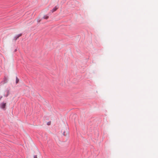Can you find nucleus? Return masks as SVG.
Returning a JSON list of instances; mask_svg holds the SVG:
<instances>
[{
  "instance_id": "obj_1",
  "label": "nucleus",
  "mask_w": 158,
  "mask_h": 158,
  "mask_svg": "<svg viewBox=\"0 0 158 158\" xmlns=\"http://www.w3.org/2000/svg\"><path fill=\"white\" fill-rule=\"evenodd\" d=\"M6 106V103H2L0 104V107L1 108L5 110V107Z\"/></svg>"
},
{
  "instance_id": "obj_2",
  "label": "nucleus",
  "mask_w": 158,
  "mask_h": 158,
  "mask_svg": "<svg viewBox=\"0 0 158 158\" xmlns=\"http://www.w3.org/2000/svg\"><path fill=\"white\" fill-rule=\"evenodd\" d=\"M22 35V34L21 33L19 34L18 35H16L14 37V40H16L17 39L19 38V37L21 36Z\"/></svg>"
},
{
  "instance_id": "obj_3",
  "label": "nucleus",
  "mask_w": 158,
  "mask_h": 158,
  "mask_svg": "<svg viewBox=\"0 0 158 158\" xmlns=\"http://www.w3.org/2000/svg\"><path fill=\"white\" fill-rule=\"evenodd\" d=\"M58 8V7L57 6H55L51 10V11L52 12H53L55 11H56Z\"/></svg>"
},
{
  "instance_id": "obj_4",
  "label": "nucleus",
  "mask_w": 158,
  "mask_h": 158,
  "mask_svg": "<svg viewBox=\"0 0 158 158\" xmlns=\"http://www.w3.org/2000/svg\"><path fill=\"white\" fill-rule=\"evenodd\" d=\"M7 81V79L6 77H5L4 78L3 81L1 83H3V84H4L6 83Z\"/></svg>"
},
{
  "instance_id": "obj_5",
  "label": "nucleus",
  "mask_w": 158,
  "mask_h": 158,
  "mask_svg": "<svg viewBox=\"0 0 158 158\" xmlns=\"http://www.w3.org/2000/svg\"><path fill=\"white\" fill-rule=\"evenodd\" d=\"M19 81V79L18 78V77H16V84H17V83H18Z\"/></svg>"
},
{
  "instance_id": "obj_6",
  "label": "nucleus",
  "mask_w": 158,
  "mask_h": 158,
  "mask_svg": "<svg viewBox=\"0 0 158 158\" xmlns=\"http://www.w3.org/2000/svg\"><path fill=\"white\" fill-rule=\"evenodd\" d=\"M6 92H7V94L6 95V96H5L6 97H7L9 94V90H7Z\"/></svg>"
},
{
  "instance_id": "obj_7",
  "label": "nucleus",
  "mask_w": 158,
  "mask_h": 158,
  "mask_svg": "<svg viewBox=\"0 0 158 158\" xmlns=\"http://www.w3.org/2000/svg\"><path fill=\"white\" fill-rule=\"evenodd\" d=\"M48 18V16L47 15H45L44 17V18L45 19H47Z\"/></svg>"
},
{
  "instance_id": "obj_8",
  "label": "nucleus",
  "mask_w": 158,
  "mask_h": 158,
  "mask_svg": "<svg viewBox=\"0 0 158 158\" xmlns=\"http://www.w3.org/2000/svg\"><path fill=\"white\" fill-rule=\"evenodd\" d=\"M63 134L64 136H66L67 135V133H66V132L65 131H64L63 132Z\"/></svg>"
},
{
  "instance_id": "obj_9",
  "label": "nucleus",
  "mask_w": 158,
  "mask_h": 158,
  "mask_svg": "<svg viewBox=\"0 0 158 158\" xmlns=\"http://www.w3.org/2000/svg\"><path fill=\"white\" fill-rule=\"evenodd\" d=\"M50 123H51V122H48L47 124L48 125H50Z\"/></svg>"
},
{
  "instance_id": "obj_10",
  "label": "nucleus",
  "mask_w": 158,
  "mask_h": 158,
  "mask_svg": "<svg viewBox=\"0 0 158 158\" xmlns=\"http://www.w3.org/2000/svg\"><path fill=\"white\" fill-rule=\"evenodd\" d=\"M34 158H37V155H35L34 156Z\"/></svg>"
},
{
  "instance_id": "obj_11",
  "label": "nucleus",
  "mask_w": 158,
  "mask_h": 158,
  "mask_svg": "<svg viewBox=\"0 0 158 158\" xmlns=\"http://www.w3.org/2000/svg\"><path fill=\"white\" fill-rule=\"evenodd\" d=\"M2 96H1L0 97V100L1 99V98H2Z\"/></svg>"
},
{
  "instance_id": "obj_12",
  "label": "nucleus",
  "mask_w": 158,
  "mask_h": 158,
  "mask_svg": "<svg viewBox=\"0 0 158 158\" xmlns=\"http://www.w3.org/2000/svg\"><path fill=\"white\" fill-rule=\"evenodd\" d=\"M17 49H15V52H16V51H17Z\"/></svg>"
}]
</instances>
